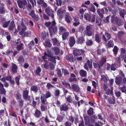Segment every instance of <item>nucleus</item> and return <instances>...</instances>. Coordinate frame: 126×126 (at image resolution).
<instances>
[{"mask_svg": "<svg viewBox=\"0 0 126 126\" xmlns=\"http://www.w3.org/2000/svg\"><path fill=\"white\" fill-rule=\"evenodd\" d=\"M17 29L18 30L20 29L21 31L19 33V34L20 35L22 36L23 37H29L31 35V32L30 31L25 32L27 29V27L22 22L21 24V26H18L17 27Z\"/></svg>", "mask_w": 126, "mask_h": 126, "instance_id": "f03ea898", "label": "nucleus"}, {"mask_svg": "<svg viewBox=\"0 0 126 126\" xmlns=\"http://www.w3.org/2000/svg\"><path fill=\"white\" fill-rule=\"evenodd\" d=\"M66 11L65 10H61L60 9H59L57 11V14L58 16H59L60 18H62L63 16H61V14L64 13Z\"/></svg>", "mask_w": 126, "mask_h": 126, "instance_id": "bb28decb", "label": "nucleus"}, {"mask_svg": "<svg viewBox=\"0 0 126 126\" xmlns=\"http://www.w3.org/2000/svg\"><path fill=\"white\" fill-rule=\"evenodd\" d=\"M59 32H65L66 31V30L64 28V27L63 26H61L59 27Z\"/></svg>", "mask_w": 126, "mask_h": 126, "instance_id": "603ef678", "label": "nucleus"}, {"mask_svg": "<svg viewBox=\"0 0 126 126\" xmlns=\"http://www.w3.org/2000/svg\"><path fill=\"white\" fill-rule=\"evenodd\" d=\"M44 45L45 47H51L52 45L50 42L48 41L46 42L44 44Z\"/></svg>", "mask_w": 126, "mask_h": 126, "instance_id": "052dcab7", "label": "nucleus"}, {"mask_svg": "<svg viewBox=\"0 0 126 126\" xmlns=\"http://www.w3.org/2000/svg\"><path fill=\"white\" fill-rule=\"evenodd\" d=\"M44 96L45 98L47 99L49 97H50L51 96V94L49 91H47L45 94H44Z\"/></svg>", "mask_w": 126, "mask_h": 126, "instance_id": "4c0bfd02", "label": "nucleus"}, {"mask_svg": "<svg viewBox=\"0 0 126 126\" xmlns=\"http://www.w3.org/2000/svg\"><path fill=\"white\" fill-rule=\"evenodd\" d=\"M53 51L54 53V54L56 55H59L60 52V50L59 48L57 47H53L52 48Z\"/></svg>", "mask_w": 126, "mask_h": 126, "instance_id": "a878e982", "label": "nucleus"}, {"mask_svg": "<svg viewBox=\"0 0 126 126\" xmlns=\"http://www.w3.org/2000/svg\"><path fill=\"white\" fill-rule=\"evenodd\" d=\"M68 80L70 82H72L73 81H77L78 80V79L75 78H69Z\"/></svg>", "mask_w": 126, "mask_h": 126, "instance_id": "774afa93", "label": "nucleus"}, {"mask_svg": "<svg viewBox=\"0 0 126 126\" xmlns=\"http://www.w3.org/2000/svg\"><path fill=\"white\" fill-rule=\"evenodd\" d=\"M91 27L90 25L87 26L86 27V35L88 36H91L92 35V32L91 31Z\"/></svg>", "mask_w": 126, "mask_h": 126, "instance_id": "f3484780", "label": "nucleus"}, {"mask_svg": "<svg viewBox=\"0 0 126 126\" xmlns=\"http://www.w3.org/2000/svg\"><path fill=\"white\" fill-rule=\"evenodd\" d=\"M119 89L122 92L126 94V86L124 85L122 87H119Z\"/></svg>", "mask_w": 126, "mask_h": 126, "instance_id": "49530a36", "label": "nucleus"}, {"mask_svg": "<svg viewBox=\"0 0 126 126\" xmlns=\"http://www.w3.org/2000/svg\"><path fill=\"white\" fill-rule=\"evenodd\" d=\"M59 109L61 111H66L68 110L69 108L68 105H67L66 104H64L61 105L60 106Z\"/></svg>", "mask_w": 126, "mask_h": 126, "instance_id": "6ab92c4d", "label": "nucleus"}, {"mask_svg": "<svg viewBox=\"0 0 126 126\" xmlns=\"http://www.w3.org/2000/svg\"><path fill=\"white\" fill-rule=\"evenodd\" d=\"M85 41V40L83 36H80L77 39L76 43L77 44H81L82 45L84 44Z\"/></svg>", "mask_w": 126, "mask_h": 126, "instance_id": "a211bd4d", "label": "nucleus"}, {"mask_svg": "<svg viewBox=\"0 0 126 126\" xmlns=\"http://www.w3.org/2000/svg\"><path fill=\"white\" fill-rule=\"evenodd\" d=\"M125 33L123 31H120L118 32L117 34L118 37L119 38H120L121 37L122 35H124Z\"/></svg>", "mask_w": 126, "mask_h": 126, "instance_id": "338daca9", "label": "nucleus"}, {"mask_svg": "<svg viewBox=\"0 0 126 126\" xmlns=\"http://www.w3.org/2000/svg\"><path fill=\"white\" fill-rule=\"evenodd\" d=\"M97 117L96 115H93L91 117V120L92 123L94 124L97 120Z\"/></svg>", "mask_w": 126, "mask_h": 126, "instance_id": "2f4dec72", "label": "nucleus"}, {"mask_svg": "<svg viewBox=\"0 0 126 126\" xmlns=\"http://www.w3.org/2000/svg\"><path fill=\"white\" fill-rule=\"evenodd\" d=\"M121 54L120 57H121L122 60H123L124 57L126 55V51L125 49L123 48H121Z\"/></svg>", "mask_w": 126, "mask_h": 126, "instance_id": "393cba45", "label": "nucleus"}, {"mask_svg": "<svg viewBox=\"0 0 126 126\" xmlns=\"http://www.w3.org/2000/svg\"><path fill=\"white\" fill-rule=\"evenodd\" d=\"M108 102L110 104H115V98L113 96L112 99H108Z\"/></svg>", "mask_w": 126, "mask_h": 126, "instance_id": "a18cd8bd", "label": "nucleus"}, {"mask_svg": "<svg viewBox=\"0 0 126 126\" xmlns=\"http://www.w3.org/2000/svg\"><path fill=\"white\" fill-rule=\"evenodd\" d=\"M102 8L101 10H100L99 9H98L97 10L98 14L100 16L101 18H102Z\"/></svg>", "mask_w": 126, "mask_h": 126, "instance_id": "69168bd1", "label": "nucleus"}, {"mask_svg": "<svg viewBox=\"0 0 126 126\" xmlns=\"http://www.w3.org/2000/svg\"><path fill=\"white\" fill-rule=\"evenodd\" d=\"M85 121V124L86 126H89L90 124V118L88 116L83 117Z\"/></svg>", "mask_w": 126, "mask_h": 126, "instance_id": "4be33fe9", "label": "nucleus"}, {"mask_svg": "<svg viewBox=\"0 0 126 126\" xmlns=\"http://www.w3.org/2000/svg\"><path fill=\"white\" fill-rule=\"evenodd\" d=\"M56 71L58 77L60 78H61L62 77L63 73H62L61 70L59 69H57Z\"/></svg>", "mask_w": 126, "mask_h": 126, "instance_id": "c03bdc74", "label": "nucleus"}, {"mask_svg": "<svg viewBox=\"0 0 126 126\" xmlns=\"http://www.w3.org/2000/svg\"><path fill=\"white\" fill-rule=\"evenodd\" d=\"M12 68L11 69L13 74L17 73V66L16 64L13 63H12Z\"/></svg>", "mask_w": 126, "mask_h": 126, "instance_id": "dca6fc26", "label": "nucleus"}, {"mask_svg": "<svg viewBox=\"0 0 126 126\" xmlns=\"http://www.w3.org/2000/svg\"><path fill=\"white\" fill-rule=\"evenodd\" d=\"M29 15L32 17L34 21L37 22L39 20V18L38 15L35 14L34 10L31 11Z\"/></svg>", "mask_w": 126, "mask_h": 126, "instance_id": "9d476101", "label": "nucleus"}, {"mask_svg": "<svg viewBox=\"0 0 126 126\" xmlns=\"http://www.w3.org/2000/svg\"><path fill=\"white\" fill-rule=\"evenodd\" d=\"M16 25L13 20L12 21L9 26L8 30L10 31H13L16 28Z\"/></svg>", "mask_w": 126, "mask_h": 126, "instance_id": "412c9836", "label": "nucleus"}, {"mask_svg": "<svg viewBox=\"0 0 126 126\" xmlns=\"http://www.w3.org/2000/svg\"><path fill=\"white\" fill-rule=\"evenodd\" d=\"M85 51L83 49L76 48L73 51V54L74 56H78L84 54Z\"/></svg>", "mask_w": 126, "mask_h": 126, "instance_id": "0eeeda50", "label": "nucleus"}, {"mask_svg": "<svg viewBox=\"0 0 126 126\" xmlns=\"http://www.w3.org/2000/svg\"><path fill=\"white\" fill-rule=\"evenodd\" d=\"M91 6L89 8V10L91 11L94 12L95 11L96 9H95L94 6L92 4H91Z\"/></svg>", "mask_w": 126, "mask_h": 126, "instance_id": "6e6d98bb", "label": "nucleus"}, {"mask_svg": "<svg viewBox=\"0 0 126 126\" xmlns=\"http://www.w3.org/2000/svg\"><path fill=\"white\" fill-rule=\"evenodd\" d=\"M21 95L19 93L17 92L16 95V99L17 100L22 99H21Z\"/></svg>", "mask_w": 126, "mask_h": 126, "instance_id": "864d4df0", "label": "nucleus"}, {"mask_svg": "<svg viewBox=\"0 0 126 126\" xmlns=\"http://www.w3.org/2000/svg\"><path fill=\"white\" fill-rule=\"evenodd\" d=\"M64 118L63 116L58 115L57 118V120H58L59 122H62L63 121V119Z\"/></svg>", "mask_w": 126, "mask_h": 126, "instance_id": "4d7b16f0", "label": "nucleus"}, {"mask_svg": "<svg viewBox=\"0 0 126 126\" xmlns=\"http://www.w3.org/2000/svg\"><path fill=\"white\" fill-rule=\"evenodd\" d=\"M84 68L87 71H89V68L91 69L92 68V61L91 59L88 60L84 64Z\"/></svg>", "mask_w": 126, "mask_h": 126, "instance_id": "1a4fd4ad", "label": "nucleus"}, {"mask_svg": "<svg viewBox=\"0 0 126 126\" xmlns=\"http://www.w3.org/2000/svg\"><path fill=\"white\" fill-rule=\"evenodd\" d=\"M105 91L106 94L108 95H112L113 94V90L111 89H110L109 88Z\"/></svg>", "mask_w": 126, "mask_h": 126, "instance_id": "a19ab883", "label": "nucleus"}, {"mask_svg": "<svg viewBox=\"0 0 126 126\" xmlns=\"http://www.w3.org/2000/svg\"><path fill=\"white\" fill-rule=\"evenodd\" d=\"M17 2L18 7L21 9L23 8L27 4L26 0H23V1L18 0Z\"/></svg>", "mask_w": 126, "mask_h": 126, "instance_id": "f8f14e48", "label": "nucleus"}, {"mask_svg": "<svg viewBox=\"0 0 126 126\" xmlns=\"http://www.w3.org/2000/svg\"><path fill=\"white\" fill-rule=\"evenodd\" d=\"M93 66L95 68H98V72L100 74L102 73V59L99 62H97L96 63H94Z\"/></svg>", "mask_w": 126, "mask_h": 126, "instance_id": "423d86ee", "label": "nucleus"}, {"mask_svg": "<svg viewBox=\"0 0 126 126\" xmlns=\"http://www.w3.org/2000/svg\"><path fill=\"white\" fill-rule=\"evenodd\" d=\"M53 42V45L54 46L56 45L59 46L60 45V44L59 41L57 40L56 38L51 39Z\"/></svg>", "mask_w": 126, "mask_h": 126, "instance_id": "c85d7f7f", "label": "nucleus"}, {"mask_svg": "<svg viewBox=\"0 0 126 126\" xmlns=\"http://www.w3.org/2000/svg\"><path fill=\"white\" fill-rule=\"evenodd\" d=\"M21 76L20 75L16 76L15 78V80L17 85L19 86L20 84L19 80L21 78Z\"/></svg>", "mask_w": 126, "mask_h": 126, "instance_id": "58836bf2", "label": "nucleus"}, {"mask_svg": "<svg viewBox=\"0 0 126 126\" xmlns=\"http://www.w3.org/2000/svg\"><path fill=\"white\" fill-rule=\"evenodd\" d=\"M35 117L36 118H39L42 116V113L40 111L36 109L34 114Z\"/></svg>", "mask_w": 126, "mask_h": 126, "instance_id": "aec40b11", "label": "nucleus"}, {"mask_svg": "<svg viewBox=\"0 0 126 126\" xmlns=\"http://www.w3.org/2000/svg\"><path fill=\"white\" fill-rule=\"evenodd\" d=\"M110 37L111 36L110 34L106 32L105 33V35L103 36V39L106 42L110 39Z\"/></svg>", "mask_w": 126, "mask_h": 126, "instance_id": "b1692460", "label": "nucleus"}, {"mask_svg": "<svg viewBox=\"0 0 126 126\" xmlns=\"http://www.w3.org/2000/svg\"><path fill=\"white\" fill-rule=\"evenodd\" d=\"M66 59L68 62H74V58L72 55H66Z\"/></svg>", "mask_w": 126, "mask_h": 126, "instance_id": "cd10ccee", "label": "nucleus"}, {"mask_svg": "<svg viewBox=\"0 0 126 126\" xmlns=\"http://www.w3.org/2000/svg\"><path fill=\"white\" fill-rule=\"evenodd\" d=\"M4 126H11V122L10 119H8L7 121H5L3 123Z\"/></svg>", "mask_w": 126, "mask_h": 126, "instance_id": "79ce46f5", "label": "nucleus"}, {"mask_svg": "<svg viewBox=\"0 0 126 126\" xmlns=\"http://www.w3.org/2000/svg\"><path fill=\"white\" fill-rule=\"evenodd\" d=\"M93 109L91 107H90L89 110L87 111V113L88 115L91 116L93 114Z\"/></svg>", "mask_w": 126, "mask_h": 126, "instance_id": "37998d69", "label": "nucleus"}, {"mask_svg": "<svg viewBox=\"0 0 126 126\" xmlns=\"http://www.w3.org/2000/svg\"><path fill=\"white\" fill-rule=\"evenodd\" d=\"M120 15L123 18L124 17V15L125 14V11L124 9H122L121 8L119 9Z\"/></svg>", "mask_w": 126, "mask_h": 126, "instance_id": "473e14b6", "label": "nucleus"}, {"mask_svg": "<svg viewBox=\"0 0 126 126\" xmlns=\"http://www.w3.org/2000/svg\"><path fill=\"white\" fill-rule=\"evenodd\" d=\"M51 24L48 28V30L50 35L52 36L55 33L57 30V27L56 26V23L54 20L51 22Z\"/></svg>", "mask_w": 126, "mask_h": 126, "instance_id": "20e7f679", "label": "nucleus"}, {"mask_svg": "<svg viewBox=\"0 0 126 126\" xmlns=\"http://www.w3.org/2000/svg\"><path fill=\"white\" fill-rule=\"evenodd\" d=\"M111 21L113 23L118 26H121L123 25V22L120 18L117 17L114 15L111 16Z\"/></svg>", "mask_w": 126, "mask_h": 126, "instance_id": "39448f33", "label": "nucleus"}, {"mask_svg": "<svg viewBox=\"0 0 126 126\" xmlns=\"http://www.w3.org/2000/svg\"><path fill=\"white\" fill-rule=\"evenodd\" d=\"M109 79V78L107 75H103V81L105 82H107Z\"/></svg>", "mask_w": 126, "mask_h": 126, "instance_id": "0e129e2a", "label": "nucleus"}, {"mask_svg": "<svg viewBox=\"0 0 126 126\" xmlns=\"http://www.w3.org/2000/svg\"><path fill=\"white\" fill-rule=\"evenodd\" d=\"M115 82L116 84L119 86L123 85L122 78L117 76L115 79Z\"/></svg>", "mask_w": 126, "mask_h": 126, "instance_id": "ddd939ff", "label": "nucleus"}, {"mask_svg": "<svg viewBox=\"0 0 126 126\" xmlns=\"http://www.w3.org/2000/svg\"><path fill=\"white\" fill-rule=\"evenodd\" d=\"M95 40L96 42L98 43L100 42L99 36L97 34H96L95 35Z\"/></svg>", "mask_w": 126, "mask_h": 126, "instance_id": "bf43d9fd", "label": "nucleus"}, {"mask_svg": "<svg viewBox=\"0 0 126 126\" xmlns=\"http://www.w3.org/2000/svg\"><path fill=\"white\" fill-rule=\"evenodd\" d=\"M79 74L81 77H85L87 75V72L86 71L81 69L80 71Z\"/></svg>", "mask_w": 126, "mask_h": 126, "instance_id": "c9c22d12", "label": "nucleus"}, {"mask_svg": "<svg viewBox=\"0 0 126 126\" xmlns=\"http://www.w3.org/2000/svg\"><path fill=\"white\" fill-rule=\"evenodd\" d=\"M6 91L4 87L0 89V94H1L5 95L6 94Z\"/></svg>", "mask_w": 126, "mask_h": 126, "instance_id": "13d9d810", "label": "nucleus"}, {"mask_svg": "<svg viewBox=\"0 0 126 126\" xmlns=\"http://www.w3.org/2000/svg\"><path fill=\"white\" fill-rule=\"evenodd\" d=\"M41 71V69L39 66H38L35 70V73L38 76H40V73Z\"/></svg>", "mask_w": 126, "mask_h": 126, "instance_id": "de8ad7c7", "label": "nucleus"}, {"mask_svg": "<svg viewBox=\"0 0 126 126\" xmlns=\"http://www.w3.org/2000/svg\"><path fill=\"white\" fill-rule=\"evenodd\" d=\"M31 91L34 92L35 93H36L38 90V87L36 85H33L31 88Z\"/></svg>", "mask_w": 126, "mask_h": 126, "instance_id": "f704fd0d", "label": "nucleus"}, {"mask_svg": "<svg viewBox=\"0 0 126 126\" xmlns=\"http://www.w3.org/2000/svg\"><path fill=\"white\" fill-rule=\"evenodd\" d=\"M65 20L68 23H71V21L70 19V18L69 13H65Z\"/></svg>", "mask_w": 126, "mask_h": 126, "instance_id": "c756f323", "label": "nucleus"}, {"mask_svg": "<svg viewBox=\"0 0 126 126\" xmlns=\"http://www.w3.org/2000/svg\"><path fill=\"white\" fill-rule=\"evenodd\" d=\"M86 43V45L88 46H91L93 44V42L91 40L87 39Z\"/></svg>", "mask_w": 126, "mask_h": 126, "instance_id": "8fccbe9b", "label": "nucleus"}, {"mask_svg": "<svg viewBox=\"0 0 126 126\" xmlns=\"http://www.w3.org/2000/svg\"><path fill=\"white\" fill-rule=\"evenodd\" d=\"M10 20H9L7 21L5 23H3L2 25L3 27L4 28H6L8 27L9 24L10 23Z\"/></svg>", "mask_w": 126, "mask_h": 126, "instance_id": "3c124183", "label": "nucleus"}, {"mask_svg": "<svg viewBox=\"0 0 126 126\" xmlns=\"http://www.w3.org/2000/svg\"><path fill=\"white\" fill-rule=\"evenodd\" d=\"M69 33L68 32H65L63 33L62 35L63 39L65 40L69 36Z\"/></svg>", "mask_w": 126, "mask_h": 126, "instance_id": "ea45409f", "label": "nucleus"}, {"mask_svg": "<svg viewBox=\"0 0 126 126\" xmlns=\"http://www.w3.org/2000/svg\"><path fill=\"white\" fill-rule=\"evenodd\" d=\"M84 18L87 21H90L91 20V16L90 15L87 13H86L84 15Z\"/></svg>", "mask_w": 126, "mask_h": 126, "instance_id": "e433bc0d", "label": "nucleus"}, {"mask_svg": "<svg viewBox=\"0 0 126 126\" xmlns=\"http://www.w3.org/2000/svg\"><path fill=\"white\" fill-rule=\"evenodd\" d=\"M6 111V110L5 108L3 109L0 110V117H1L3 116L4 115V113Z\"/></svg>", "mask_w": 126, "mask_h": 126, "instance_id": "09e8293b", "label": "nucleus"}, {"mask_svg": "<svg viewBox=\"0 0 126 126\" xmlns=\"http://www.w3.org/2000/svg\"><path fill=\"white\" fill-rule=\"evenodd\" d=\"M44 56L42 57L43 60H45L46 59H48L49 61H50L56 63V59H57L58 60L60 59V58L58 56H53V55L48 49L47 53L46 52L44 53Z\"/></svg>", "mask_w": 126, "mask_h": 126, "instance_id": "f257e3e1", "label": "nucleus"}, {"mask_svg": "<svg viewBox=\"0 0 126 126\" xmlns=\"http://www.w3.org/2000/svg\"><path fill=\"white\" fill-rule=\"evenodd\" d=\"M29 91L28 90H24L23 92V97L24 99L25 100L30 101V99L31 97L29 95Z\"/></svg>", "mask_w": 126, "mask_h": 126, "instance_id": "9b49d317", "label": "nucleus"}, {"mask_svg": "<svg viewBox=\"0 0 126 126\" xmlns=\"http://www.w3.org/2000/svg\"><path fill=\"white\" fill-rule=\"evenodd\" d=\"M113 41L112 40H110L108 43V47H112L114 46V44L113 43Z\"/></svg>", "mask_w": 126, "mask_h": 126, "instance_id": "e2e57ef3", "label": "nucleus"}, {"mask_svg": "<svg viewBox=\"0 0 126 126\" xmlns=\"http://www.w3.org/2000/svg\"><path fill=\"white\" fill-rule=\"evenodd\" d=\"M68 43L71 47H73L76 43L74 37V36L70 37Z\"/></svg>", "mask_w": 126, "mask_h": 126, "instance_id": "2eb2a0df", "label": "nucleus"}, {"mask_svg": "<svg viewBox=\"0 0 126 126\" xmlns=\"http://www.w3.org/2000/svg\"><path fill=\"white\" fill-rule=\"evenodd\" d=\"M17 60L19 63H23L25 62L24 58L23 56L22 55H21L18 57Z\"/></svg>", "mask_w": 126, "mask_h": 126, "instance_id": "7c9ffc66", "label": "nucleus"}, {"mask_svg": "<svg viewBox=\"0 0 126 126\" xmlns=\"http://www.w3.org/2000/svg\"><path fill=\"white\" fill-rule=\"evenodd\" d=\"M18 103V106L20 108H21L23 106L24 104V100L22 99L17 100Z\"/></svg>", "mask_w": 126, "mask_h": 126, "instance_id": "72a5a7b5", "label": "nucleus"}, {"mask_svg": "<svg viewBox=\"0 0 126 126\" xmlns=\"http://www.w3.org/2000/svg\"><path fill=\"white\" fill-rule=\"evenodd\" d=\"M60 91L58 89L56 90L54 92V95L55 96L58 97L60 94Z\"/></svg>", "mask_w": 126, "mask_h": 126, "instance_id": "5fc2aeb1", "label": "nucleus"}, {"mask_svg": "<svg viewBox=\"0 0 126 126\" xmlns=\"http://www.w3.org/2000/svg\"><path fill=\"white\" fill-rule=\"evenodd\" d=\"M16 50L18 51L24 49V45L23 43L16 42Z\"/></svg>", "mask_w": 126, "mask_h": 126, "instance_id": "4468645a", "label": "nucleus"}, {"mask_svg": "<svg viewBox=\"0 0 126 126\" xmlns=\"http://www.w3.org/2000/svg\"><path fill=\"white\" fill-rule=\"evenodd\" d=\"M40 109L42 111H44L47 110V107H49V103L45 98L44 96L41 95L40 98Z\"/></svg>", "mask_w": 126, "mask_h": 126, "instance_id": "7ed1b4c3", "label": "nucleus"}, {"mask_svg": "<svg viewBox=\"0 0 126 126\" xmlns=\"http://www.w3.org/2000/svg\"><path fill=\"white\" fill-rule=\"evenodd\" d=\"M72 89L75 91L78 92L80 91V88L78 85L74 84L71 85Z\"/></svg>", "mask_w": 126, "mask_h": 126, "instance_id": "5701e85b", "label": "nucleus"}, {"mask_svg": "<svg viewBox=\"0 0 126 126\" xmlns=\"http://www.w3.org/2000/svg\"><path fill=\"white\" fill-rule=\"evenodd\" d=\"M46 13L48 16H50L51 18L53 20L54 19V11L51 9V7L49 6L47 7L45 9Z\"/></svg>", "mask_w": 126, "mask_h": 126, "instance_id": "6e6552de", "label": "nucleus"}, {"mask_svg": "<svg viewBox=\"0 0 126 126\" xmlns=\"http://www.w3.org/2000/svg\"><path fill=\"white\" fill-rule=\"evenodd\" d=\"M102 20L100 18L96 19L95 23L99 26L101 25V24Z\"/></svg>", "mask_w": 126, "mask_h": 126, "instance_id": "680f3d73", "label": "nucleus"}]
</instances>
